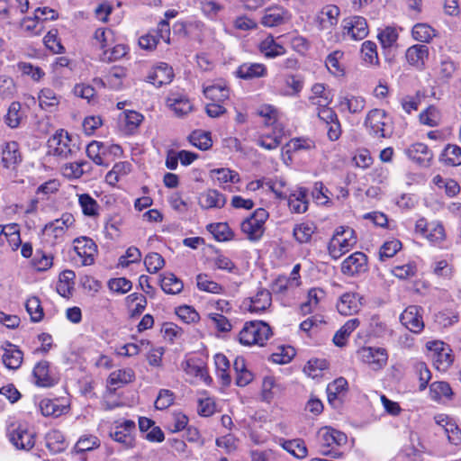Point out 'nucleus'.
<instances>
[{"label":"nucleus","instance_id":"a19ab883","mask_svg":"<svg viewBox=\"0 0 461 461\" xmlns=\"http://www.w3.org/2000/svg\"><path fill=\"white\" fill-rule=\"evenodd\" d=\"M414 40L420 42H429L435 37V30L427 23H417L411 31Z\"/></svg>","mask_w":461,"mask_h":461},{"label":"nucleus","instance_id":"4468645a","mask_svg":"<svg viewBox=\"0 0 461 461\" xmlns=\"http://www.w3.org/2000/svg\"><path fill=\"white\" fill-rule=\"evenodd\" d=\"M409 158L421 167H429L433 159V153L424 143H414L404 151Z\"/></svg>","mask_w":461,"mask_h":461},{"label":"nucleus","instance_id":"680f3d73","mask_svg":"<svg viewBox=\"0 0 461 461\" xmlns=\"http://www.w3.org/2000/svg\"><path fill=\"white\" fill-rule=\"evenodd\" d=\"M127 53V47L124 44H117L111 50H105L103 53L104 61L112 62L124 57Z\"/></svg>","mask_w":461,"mask_h":461},{"label":"nucleus","instance_id":"49530a36","mask_svg":"<svg viewBox=\"0 0 461 461\" xmlns=\"http://www.w3.org/2000/svg\"><path fill=\"white\" fill-rule=\"evenodd\" d=\"M25 308L33 322H39L43 319L44 312L38 297L32 296L26 301Z\"/></svg>","mask_w":461,"mask_h":461},{"label":"nucleus","instance_id":"052dcab7","mask_svg":"<svg viewBox=\"0 0 461 461\" xmlns=\"http://www.w3.org/2000/svg\"><path fill=\"white\" fill-rule=\"evenodd\" d=\"M330 121H324L323 124L327 129V134L330 140H339L341 135V126L338 117H329Z\"/></svg>","mask_w":461,"mask_h":461},{"label":"nucleus","instance_id":"13d9d810","mask_svg":"<svg viewBox=\"0 0 461 461\" xmlns=\"http://www.w3.org/2000/svg\"><path fill=\"white\" fill-rule=\"evenodd\" d=\"M196 280L197 286L200 290L212 294H219L220 291L221 290V285L214 281L209 280L206 275H198Z\"/></svg>","mask_w":461,"mask_h":461},{"label":"nucleus","instance_id":"9d476101","mask_svg":"<svg viewBox=\"0 0 461 461\" xmlns=\"http://www.w3.org/2000/svg\"><path fill=\"white\" fill-rule=\"evenodd\" d=\"M367 270V257L363 252H355L341 264V272L353 276Z\"/></svg>","mask_w":461,"mask_h":461},{"label":"nucleus","instance_id":"0eeeda50","mask_svg":"<svg viewBox=\"0 0 461 461\" xmlns=\"http://www.w3.org/2000/svg\"><path fill=\"white\" fill-rule=\"evenodd\" d=\"M268 212L264 208L257 209L253 214L245 219L240 225L241 230L251 241L258 240L264 233V224Z\"/></svg>","mask_w":461,"mask_h":461},{"label":"nucleus","instance_id":"7c9ffc66","mask_svg":"<svg viewBox=\"0 0 461 461\" xmlns=\"http://www.w3.org/2000/svg\"><path fill=\"white\" fill-rule=\"evenodd\" d=\"M11 348L5 349L3 354L2 359L4 365L9 369H18L23 358V353L16 346L9 344Z\"/></svg>","mask_w":461,"mask_h":461},{"label":"nucleus","instance_id":"bb28decb","mask_svg":"<svg viewBox=\"0 0 461 461\" xmlns=\"http://www.w3.org/2000/svg\"><path fill=\"white\" fill-rule=\"evenodd\" d=\"M272 303V296L268 290L260 289L254 297L250 298L249 311L251 312H262L266 311Z\"/></svg>","mask_w":461,"mask_h":461},{"label":"nucleus","instance_id":"412c9836","mask_svg":"<svg viewBox=\"0 0 461 461\" xmlns=\"http://www.w3.org/2000/svg\"><path fill=\"white\" fill-rule=\"evenodd\" d=\"M361 306L360 298L357 294L346 293L342 294L337 303V309L342 315L348 316L357 313Z\"/></svg>","mask_w":461,"mask_h":461},{"label":"nucleus","instance_id":"6e6552de","mask_svg":"<svg viewBox=\"0 0 461 461\" xmlns=\"http://www.w3.org/2000/svg\"><path fill=\"white\" fill-rule=\"evenodd\" d=\"M357 355L361 361L374 370L381 369L388 359L387 351L383 348L364 347L357 351Z\"/></svg>","mask_w":461,"mask_h":461},{"label":"nucleus","instance_id":"0e129e2a","mask_svg":"<svg viewBox=\"0 0 461 461\" xmlns=\"http://www.w3.org/2000/svg\"><path fill=\"white\" fill-rule=\"evenodd\" d=\"M16 92L15 84L12 77L7 76L0 77V95L4 98L12 97Z\"/></svg>","mask_w":461,"mask_h":461},{"label":"nucleus","instance_id":"603ef678","mask_svg":"<svg viewBox=\"0 0 461 461\" xmlns=\"http://www.w3.org/2000/svg\"><path fill=\"white\" fill-rule=\"evenodd\" d=\"M401 249L402 243L398 240L384 242L380 248V260L384 261L386 258H393Z\"/></svg>","mask_w":461,"mask_h":461},{"label":"nucleus","instance_id":"20e7f679","mask_svg":"<svg viewBox=\"0 0 461 461\" xmlns=\"http://www.w3.org/2000/svg\"><path fill=\"white\" fill-rule=\"evenodd\" d=\"M272 335L270 326L262 321H247L239 333V341L242 345L263 346Z\"/></svg>","mask_w":461,"mask_h":461},{"label":"nucleus","instance_id":"f704fd0d","mask_svg":"<svg viewBox=\"0 0 461 461\" xmlns=\"http://www.w3.org/2000/svg\"><path fill=\"white\" fill-rule=\"evenodd\" d=\"M281 440L282 442L280 445L283 447V448L292 454L294 456L297 458H304L307 456V447L303 439L295 438L290 440Z\"/></svg>","mask_w":461,"mask_h":461},{"label":"nucleus","instance_id":"c85d7f7f","mask_svg":"<svg viewBox=\"0 0 461 461\" xmlns=\"http://www.w3.org/2000/svg\"><path fill=\"white\" fill-rule=\"evenodd\" d=\"M233 368L236 372V384L238 386H246L253 380V375L247 369L244 357H237L233 363Z\"/></svg>","mask_w":461,"mask_h":461},{"label":"nucleus","instance_id":"3c124183","mask_svg":"<svg viewBox=\"0 0 461 461\" xmlns=\"http://www.w3.org/2000/svg\"><path fill=\"white\" fill-rule=\"evenodd\" d=\"M144 264L147 267V270L149 273H157L158 270H160L164 265L165 260L162 258V256L156 252L149 253L144 259Z\"/></svg>","mask_w":461,"mask_h":461},{"label":"nucleus","instance_id":"8fccbe9b","mask_svg":"<svg viewBox=\"0 0 461 461\" xmlns=\"http://www.w3.org/2000/svg\"><path fill=\"white\" fill-rule=\"evenodd\" d=\"M212 176H214L220 183H238L240 182V176L237 172L229 168H217L211 171Z\"/></svg>","mask_w":461,"mask_h":461},{"label":"nucleus","instance_id":"a878e982","mask_svg":"<svg viewBox=\"0 0 461 461\" xmlns=\"http://www.w3.org/2000/svg\"><path fill=\"white\" fill-rule=\"evenodd\" d=\"M365 124L370 129V133L380 138L390 137L393 133L391 125L382 122L380 117H366Z\"/></svg>","mask_w":461,"mask_h":461},{"label":"nucleus","instance_id":"58836bf2","mask_svg":"<svg viewBox=\"0 0 461 461\" xmlns=\"http://www.w3.org/2000/svg\"><path fill=\"white\" fill-rule=\"evenodd\" d=\"M39 101L41 109L48 113L55 112V109L59 103V97L51 89L49 88L41 90Z\"/></svg>","mask_w":461,"mask_h":461},{"label":"nucleus","instance_id":"dca6fc26","mask_svg":"<svg viewBox=\"0 0 461 461\" xmlns=\"http://www.w3.org/2000/svg\"><path fill=\"white\" fill-rule=\"evenodd\" d=\"M344 30L353 40H362L368 34L366 20L361 16L344 20Z\"/></svg>","mask_w":461,"mask_h":461},{"label":"nucleus","instance_id":"7ed1b4c3","mask_svg":"<svg viewBox=\"0 0 461 461\" xmlns=\"http://www.w3.org/2000/svg\"><path fill=\"white\" fill-rule=\"evenodd\" d=\"M203 94L206 98L212 101L206 105L207 115H222L228 113L227 109L220 103L229 98L230 90L223 80H217L203 86Z\"/></svg>","mask_w":461,"mask_h":461},{"label":"nucleus","instance_id":"c9c22d12","mask_svg":"<svg viewBox=\"0 0 461 461\" xmlns=\"http://www.w3.org/2000/svg\"><path fill=\"white\" fill-rule=\"evenodd\" d=\"M160 286L165 293L176 294L183 290L184 285L174 274L167 273L161 278Z\"/></svg>","mask_w":461,"mask_h":461},{"label":"nucleus","instance_id":"864d4df0","mask_svg":"<svg viewBox=\"0 0 461 461\" xmlns=\"http://www.w3.org/2000/svg\"><path fill=\"white\" fill-rule=\"evenodd\" d=\"M414 370H415V373L419 376V381H420L419 389L420 391H423L427 387V385L431 378L430 371L424 362L416 363L414 366Z\"/></svg>","mask_w":461,"mask_h":461},{"label":"nucleus","instance_id":"b1692460","mask_svg":"<svg viewBox=\"0 0 461 461\" xmlns=\"http://www.w3.org/2000/svg\"><path fill=\"white\" fill-rule=\"evenodd\" d=\"M443 346L442 342H433L428 347L429 350L434 351L432 359L438 369H446L452 363L450 354L444 349Z\"/></svg>","mask_w":461,"mask_h":461},{"label":"nucleus","instance_id":"f3484780","mask_svg":"<svg viewBox=\"0 0 461 461\" xmlns=\"http://www.w3.org/2000/svg\"><path fill=\"white\" fill-rule=\"evenodd\" d=\"M405 57L410 65L422 69L429 59V48L424 44L412 45L408 48Z\"/></svg>","mask_w":461,"mask_h":461},{"label":"nucleus","instance_id":"09e8293b","mask_svg":"<svg viewBox=\"0 0 461 461\" xmlns=\"http://www.w3.org/2000/svg\"><path fill=\"white\" fill-rule=\"evenodd\" d=\"M347 387L348 382L343 377L337 378L332 383L329 384L327 386V394L330 403H333V402L337 400L338 395L345 392Z\"/></svg>","mask_w":461,"mask_h":461},{"label":"nucleus","instance_id":"5fc2aeb1","mask_svg":"<svg viewBox=\"0 0 461 461\" xmlns=\"http://www.w3.org/2000/svg\"><path fill=\"white\" fill-rule=\"evenodd\" d=\"M99 446V440L95 436H84L79 438L75 446V449L78 453L91 451Z\"/></svg>","mask_w":461,"mask_h":461},{"label":"nucleus","instance_id":"37998d69","mask_svg":"<svg viewBox=\"0 0 461 461\" xmlns=\"http://www.w3.org/2000/svg\"><path fill=\"white\" fill-rule=\"evenodd\" d=\"M134 379V372L128 369H120L113 371L110 374L108 377V383L111 385H118L125 384L132 382Z\"/></svg>","mask_w":461,"mask_h":461},{"label":"nucleus","instance_id":"6e6d98bb","mask_svg":"<svg viewBox=\"0 0 461 461\" xmlns=\"http://www.w3.org/2000/svg\"><path fill=\"white\" fill-rule=\"evenodd\" d=\"M131 286V282L125 277L112 278L108 282L109 289L118 294H126Z\"/></svg>","mask_w":461,"mask_h":461},{"label":"nucleus","instance_id":"4c0bfd02","mask_svg":"<svg viewBox=\"0 0 461 461\" xmlns=\"http://www.w3.org/2000/svg\"><path fill=\"white\" fill-rule=\"evenodd\" d=\"M142 119L143 117H119L118 129L124 135L135 134L142 122Z\"/></svg>","mask_w":461,"mask_h":461},{"label":"nucleus","instance_id":"f257e3e1","mask_svg":"<svg viewBox=\"0 0 461 461\" xmlns=\"http://www.w3.org/2000/svg\"><path fill=\"white\" fill-rule=\"evenodd\" d=\"M47 155L60 159L75 157L80 151V141L77 135L68 134L64 130H59L47 141Z\"/></svg>","mask_w":461,"mask_h":461},{"label":"nucleus","instance_id":"c756f323","mask_svg":"<svg viewBox=\"0 0 461 461\" xmlns=\"http://www.w3.org/2000/svg\"><path fill=\"white\" fill-rule=\"evenodd\" d=\"M439 160L448 167L461 165V148L455 144L447 145L439 157Z\"/></svg>","mask_w":461,"mask_h":461},{"label":"nucleus","instance_id":"f8f14e48","mask_svg":"<svg viewBox=\"0 0 461 461\" xmlns=\"http://www.w3.org/2000/svg\"><path fill=\"white\" fill-rule=\"evenodd\" d=\"M340 11L337 5H328L317 14L315 23L320 30L330 31L337 25Z\"/></svg>","mask_w":461,"mask_h":461},{"label":"nucleus","instance_id":"4d7b16f0","mask_svg":"<svg viewBox=\"0 0 461 461\" xmlns=\"http://www.w3.org/2000/svg\"><path fill=\"white\" fill-rule=\"evenodd\" d=\"M126 77V69L122 67H113L106 77L108 84L113 88L122 86V79Z\"/></svg>","mask_w":461,"mask_h":461},{"label":"nucleus","instance_id":"9b49d317","mask_svg":"<svg viewBox=\"0 0 461 461\" xmlns=\"http://www.w3.org/2000/svg\"><path fill=\"white\" fill-rule=\"evenodd\" d=\"M420 310L417 305H410L400 316L402 324L413 333H420L424 328Z\"/></svg>","mask_w":461,"mask_h":461},{"label":"nucleus","instance_id":"bf43d9fd","mask_svg":"<svg viewBox=\"0 0 461 461\" xmlns=\"http://www.w3.org/2000/svg\"><path fill=\"white\" fill-rule=\"evenodd\" d=\"M85 166H88V162L80 161V162L70 163L64 167L63 174H64V176H68V177L78 178L85 172H86Z\"/></svg>","mask_w":461,"mask_h":461},{"label":"nucleus","instance_id":"a211bd4d","mask_svg":"<svg viewBox=\"0 0 461 461\" xmlns=\"http://www.w3.org/2000/svg\"><path fill=\"white\" fill-rule=\"evenodd\" d=\"M166 104L176 115H187L192 111L189 99L179 93L169 94Z\"/></svg>","mask_w":461,"mask_h":461},{"label":"nucleus","instance_id":"c03bdc74","mask_svg":"<svg viewBox=\"0 0 461 461\" xmlns=\"http://www.w3.org/2000/svg\"><path fill=\"white\" fill-rule=\"evenodd\" d=\"M208 230L218 241L229 240L233 237V232L226 222L212 223Z\"/></svg>","mask_w":461,"mask_h":461},{"label":"nucleus","instance_id":"e2e57ef3","mask_svg":"<svg viewBox=\"0 0 461 461\" xmlns=\"http://www.w3.org/2000/svg\"><path fill=\"white\" fill-rule=\"evenodd\" d=\"M378 39L384 48H389L396 42L398 33L394 28L386 27L378 34Z\"/></svg>","mask_w":461,"mask_h":461},{"label":"nucleus","instance_id":"e433bc0d","mask_svg":"<svg viewBox=\"0 0 461 461\" xmlns=\"http://www.w3.org/2000/svg\"><path fill=\"white\" fill-rule=\"evenodd\" d=\"M78 203L83 213L88 217H97L99 215L100 206L97 202L88 194L78 195Z\"/></svg>","mask_w":461,"mask_h":461},{"label":"nucleus","instance_id":"ddd939ff","mask_svg":"<svg viewBox=\"0 0 461 461\" xmlns=\"http://www.w3.org/2000/svg\"><path fill=\"white\" fill-rule=\"evenodd\" d=\"M10 441L17 449L30 450L35 445L34 433L19 425L10 432Z\"/></svg>","mask_w":461,"mask_h":461},{"label":"nucleus","instance_id":"39448f33","mask_svg":"<svg viewBox=\"0 0 461 461\" xmlns=\"http://www.w3.org/2000/svg\"><path fill=\"white\" fill-rule=\"evenodd\" d=\"M357 243L355 230L349 227H338L328 245L330 257L334 259L339 258L348 252Z\"/></svg>","mask_w":461,"mask_h":461},{"label":"nucleus","instance_id":"6ab92c4d","mask_svg":"<svg viewBox=\"0 0 461 461\" xmlns=\"http://www.w3.org/2000/svg\"><path fill=\"white\" fill-rule=\"evenodd\" d=\"M174 77L173 68L167 63H160L148 76V82L161 86L172 81Z\"/></svg>","mask_w":461,"mask_h":461},{"label":"nucleus","instance_id":"2f4dec72","mask_svg":"<svg viewBox=\"0 0 461 461\" xmlns=\"http://www.w3.org/2000/svg\"><path fill=\"white\" fill-rule=\"evenodd\" d=\"M259 50L265 57L271 59L285 53V49L281 44L277 43L271 35L267 36L260 42Z\"/></svg>","mask_w":461,"mask_h":461},{"label":"nucleus","instance_id":"1a4fd4ad","mask_svg":"<svg viewBox=\"0 0 461 461\" xmlns=\"http://www.w3.org/2000/svg\"><path fill=\"white\" fill-rule=\"evenodd\" d=\"M74 249L82 258L83 266H90L95 262V257L97 253V246L95 241L87 237H80L74 240Z\"/></svg>","mask_w":461,"mask_h":461},{"label":"nucleus","instance_id":"aec40b11","mask_svg":"<svg viewBox=\"0 0 461 461\" xmlns=\"http://www.w3.org/2000/svg\"><path fill=\"white\" fill-rule=\"evenodd\" d=\"M22 162L19 144L16 141L6 142L2 150V164L5 168H14Z\"/></svg>","mask_w":461,"mask_h":461},{"label":"nucleus","instance_id":"4be33fe9","mask_svg":"<svg viewBox=\"0 0 461 461\" xmlns=\"http://www.w3.org/2000/svg\"><path fill=\"white\" fill-rule=\"evenodd\" d=\"M225 203V195L215 189H209L202 193L199 197V205L205 210L212 208H222Z\"/></svg>","mask_w":461,"mask_h":461},{"label":"nucleus","instance_id":"cd10ccee","mask_svg":"<svg viewBox=\"0 0 461 461\" xmlns=\"http://www.w3.org/2000/svg\"><path fill=\"white\" fill-rule=\"evenodd\" d=\"M287 12L281 7H271L265 11L261 23L267 27H274L283 24L285 22Z\"/></svg>","mask_w":461,"mask_h":461},{"label":"nucleus","instance_id":"2eb2a0df","mask_svg":"<svg viewBox=\"0 0 461 461\" xmlns=\"http://www.w3.org/2000/svg\"><path fill=\"white\" fill-rule=\"evenodd\" d=\"M74 222V216L69 212H65L61 215L60 218L47 223L43 231L45 234L50 236L51 235L53 238L58 239L62 237L66 230L71 227Z\"/></svg>","mask_w":461,"mask_h":461},{"label":"nucleus","instance_id":"a18cd8bd","mask_svg":"<svg viewBox=\"0 0 461 461\" xmlns=\"http://www.w3.org/2000/svg\"><path fill=\"white\" fill-rule=\"evenodd\" d=\"M104 148L103 143L93 140L87 145L86 149L87 157L98 166H107L103 158V155L104 154L103 151Z\"/></svg>","mask_w":461,"mask_h":461},{"label":"nucleus","instance_id":"5701e85b","mask_svg":"<svg viewBox=\"0 0 461 461\" xmlns=\"http://www.w3.org/2000/svg\"><path fill=\"white\" fill-rule=\"evenodd\" d=\"M236 74L237 77L242 79L251 80L265 77L267 75V68L261 63H243L238 68Z\"/></svg>","mask_w":461,"mask_h":461},{"label":"nucleus","instance_id":"69168bd1","mask_svg":"<svg viewBox=\"0 0 461 461\" xmlns=\"http://www.w3.org/2000/svg\"><path fill=\"white\" fill-rule=\"evenodd\" d=\"M430 393L431 397L437 400L442 396H449L452 393V390L446 382H434L430 384Z\"/></svg>","mask_w":461,"mask_h":461},{"label":"nucleus","instance_id":"774afa93","mask_svg":"<svg viewBox=\"0 0 461 461\" xmlns=\"http://www.w3.org/2000/svg\"><path fill=\"white\" fill-rule=\"evenodd\" d=\"M442 429L451 444L458 445L461 442V430L456 424L447 421Z\"/></svg>","mask_w":461,"mask_h":461},{"label":"nucleus","instance_id":"f03ea898","mask_svg":"<svg viewBox=\"0 0 461 461\" xmlns=\"http://www.w3.org/2000/svg\"><path fill=\"white\" fill-rule=\"evenodd\" d=\"M347 442V435L331 427H322L317 432L319 452L323 456H329L332 458L340 457L342 452L339 448L345 446Z\"/></svg>","mask_w":461,"mask_h":461},{"label":"nucleus","instance_id":"72a5a7b5","mask_svg":"<svg viewBox=\"0 0 461 461\" xmlns=\"http://www.w3.org/2000/svg\"><path fill=\"white\" fill-rule=\"evenodd\" d=\"M310 100L313 104L326 107L331 101L330 91L326 90L323 84H315L312 87Z\"/></svg>","mask_w":461,"mask_h":461},{"label":"nucleus","instance_id":"473e14b6","mask_svg":"<svg viewBox=\"0 0 461 461\" xmlns=\"http://www.w3.org/2000/svg\"><path fill=\"white\" fill-rule=\"evenodd\" d=\"M360 321L358 319L348 320L334 335L333 342L338 347L346 345L349 335L358 327Z\"/></svg>","mask_w":461,"mask_h":461},{"label":"nucleus","instance_id":"423d86ee","mask_svg":"<svg viewBox=\"0 0 461 461\" xmlns=\"http://www.w3.org/2000/svg\"><path fill=\"white\" fill-rule=\"evenodd\" d=\"M285 134L286 130L277 117H265L258 145L268 150L275 149L282 143V139Z\"/></svg>","mask_w":461,"mask_h":461},{"label":"nucleus","instance_id":"79ce46f5","mask_svg":"<svg viewBox=\"0 0 461 461\" xmlns=\"http://www.w3.org/2000/svg\"><path fill=\"white\" fill-rule=\"evenodd\" d=\"M189 141L195 146L196 148L206 150L212 147V141L211 139L210 132L203 131H194L189 135Z\"/></svg>","mask_w":461,"mask_h":461},{"label":"nucleus","instance_id":"393cba45","mask_svg":"<svg viewBox=\"0 0 461 461\" xmlns=\"http://www.w3.org/2000/svg\"><path fill=\"white\" fill-rule=\"evenodd\" d=\"M50 365L48 361L39 362L33 368V376L38 386L51 387L55 380L49 374Z\"/></svg>","mask_w":461,"mask_h":461},{"label":"nucleus","instance_id":"338daca9","mask_svg":"<svg viewBox=\"0 0 461 461\" xmlns=\"http://www.w3.org/2000/svg\"><path fill=\"white\" fill-rule=\"evenodd\" d=\"M174 402V393L166 389L159 391V393L155 401V407L158 410H165L172 405Z\"/></svg>","mask_w":461,"mask_h":461},{"label":"nucleus","instance_id":"ea45409f","mask_svg":"<svg viewBox=\"0 0 461 461\" xmlns=\"http://www.w3.org/2000/svg\"><path fill=\"white\" fill-rule=\"evenodd\" d=\"M316 227L313 223L303 222L295 225L293 230L294 239L299 243H306L311 240L312 234L315 231Z\"/></svg>","mask_w":461,"mask_h":461},{"label":"nucleus","instance_id":"de8ad7c7","mask_svg":"<svg viewBox=\"0 0 461 461\" xmlns=\"http://www.w3.org/2000/svg\"><path fill=\"white\" fill-rule=\"evenodd\" d=\"M361 53L364 61L369 65H378L379 59L376 44L371 41H366L362 44Z\"/></svg>","mask_w":461,"mask_h":461}]
</instances>
